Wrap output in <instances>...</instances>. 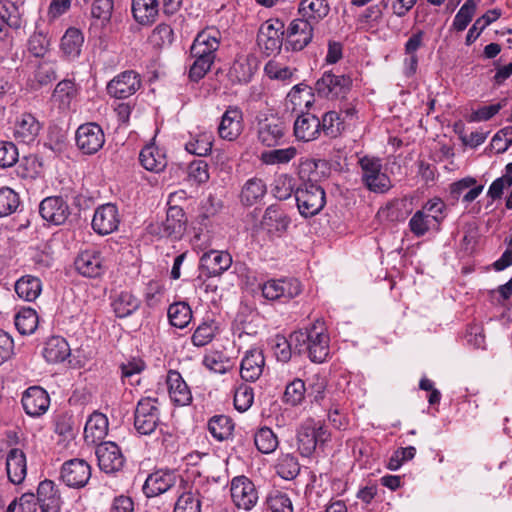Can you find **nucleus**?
<instances>
[{
	"mask_svg": "<svg viewBox=\"0 0 512 512\" xmlns=\"http://www.w3.org/2000/svg\"><path fill=\"white\" fill-rule=\"evenodd\" d=\"M294 350L307 354L314 363H323L329 355V336L322 325L312 324L309 328L291 334Z\"/></svg>",
	"mask_w": 512,
	"mask_h": 512,
	"instance_id": "f257e3e1",
	"label": "nucleus"
},
{
	"mask_svg": "<svg viewBox=\"0 0 512 512\" xmlns=\"http://www.w3.org/2000/svg\"><path fill=\"white\" fill-rule=\"evenodd\" d=\"M331 440V433L325 425L312 418L305 420L297 430V445L300 454L310 457L318 449L323 450Z\"/></svg>",
	"mask_w": 512,
	"mask_h": 512,
	"instance_id": "f03ea898",
	"label": "nucleus"
},
{
	"mask_svg": "<svg viewBox=\"0 0 512 512\" xmlns=\"http://www.w3.org/2000/svg\"><path fill=\"white\" fill-rule=\"evenodd\" d=\"M295 199L300 215L305 218L319 214L326 204L325 190L311 181L295 189Z\"/></svg>",
	"mask_w": 512,
	"mask_h": 512,
	"instance_id": "7ed1b4c3",
	"label": "nucleus"
},
{
	"mask_svg": "<svg viewBox=\"0 0 512 512\" xmlns=\"http://www.w3.org/2000/svg\"><path fill=\"white\" fill-rule=\"evenodd\" d=\"M352 88V78L346 74L325 71L315 82L314 92L320 98L329 100L344 99Z\"/></svg>",
	"mask_w": 512,
	"mask_h": 512,
	"instance_id": "20e7f679",
	"label": "nucleus"
},
{
	"mask_svg": "<svg viewBox=\"0 0 512 512\" xmlns=\"http://www.w3.org/2000/svg\"><path fill=\"white\" fill-rule=\"evenodd\" d=\"M158 399L141 398L134 411V428L141 435H151L160 424Z\"/></svg>",
	"mask_w": 512,
	"mask_h": 512,
	"instance_id": "39448f33",
	"label": "nucleus"
},
{
	"mask_svg": "<svg viewBox=\"0 0 512 512\" xmlns=\"http://www.w3.org/2000/svg\"><path fill=\"white\" fill-rule=\"evenodd\" d=\"M230 492L232 501L238 509L250 511L258 503V490L252 480L244 475L231 480Z\"/></svg>",
	"mask_w": 512,
	"mask_h": 512,
	"instance_id": "423d86ee",
	"label": "nucleus"
},
{
	"mask_svg": "<svg viewBox=\"0 0 512 512\" xmlns=\"http://www.w3.org/2000/svg\"><path fill=\"white\" fill-rule=\"evenodd\" d=\"M76 145L85 155L96 154L105 143V134L100 125L94 122L78 127L75 134Z\"/></svg>",
	"mask_w": 512,
	"mask_h": 512,
	"instance_id": "0eeeda50",
	"label": "nucleus"
},
{
	"mask_svg": "<svg viewBox=\"0 0 512 512\" xmlns=\"http://www.w3.org/2000/svg\"><path fill=\"white\" fill-rule=\"evenodd\" d=\"M284 23L278 19L264 22L258 31L257 43L269 56L280 51L283 44Z\"/></svg>",
	"mask_w": 512,
	"mask_h": 512,
	"instance_id": "6e6552de",
	"label": "nucleus"
},
{
	"mask_svg": "<svg viewBox=\"0 0 512 512\" xmlns=\"http://www.w3.org/2000/svg\"><path fill=\"white\" fill-rule=\"evenodd\" d=\"M60 478L68 487L83 488L91 478V466L83 459L67 460L62 464Z\"/></svg>",
	"mask_w": 512,
	"mask_h": 512,
	"instance_id": "1a4fd4ad",
	"label": "nucleus"
},
{
	"mask_svg": "<svg viewBox=\"0 0 512 512\" xmlns=\"http://www.w3.org/2000/svg\"><path fill=\"white\" fill-rule=\"evenodd\" d=\"M291 224V218L278 204L269 205L262 216L261 228L271 237H282Z\"/></svg>",
	"mask_w": 512,
	"mask_h": 512,
	"instance_id": "9d476101",
	"label": "nucleus"
},
{
	"mask_svg": "<svg viewBox=\"0 0 512 512\" xmlns=\"http://www.w3.org/2000/svg\"><path fill=\"white\" fill-rule=\"evenodd\" d=\"M95 454L100 470L106 474L116 473L124 467L125 457L115 442L105 441L99 443L96 446Z\"/></svg>",
	"mask_w": 512,
	"mask_h": 512,
	"instance_id": "9b49d317",
	"label": "nucleus"
},
{
	"mask_svg": "<svg viewBox=\"0 0 512 512\" xmlns=\"http://www.w3.org/2000/svg\"><path fill=\"white\" fill-rule=\"evenodd\" d=\"M262 295L268 300H290L298 296L301 291V283L295 278L269 280L261 287Z\"/></svg>",
	"mask_w": 512,
	"mask_h": 512,
	"instance_id": "f8f14e48",
	"label": "nucleus"
},
{
	"mask_svg": "<svg viewBox=\"0 0 512 512\" xmlns=\"http://www.w3.org/2000/svg\"><path fill=\"white\" fill-rule=\"evenodd\" d=\"M286 126L279 117H265L257 121V137L260 143L274 147L281 143L285 136Z\"/></svg>",
	"mask_w": 512,
	"mask_h": 512,
	"instance_id": "ddd939ff",
	"label": "nucleus"
},
{
	"mask_svg": "<svg viewBox=\"0 0 512 512\" xmlns=\"http://www.w3.org/2000/svg\"><path fill=\"white\" fill-rule=\"evenodd\" d=\"M140 87L139 74L133 70H127L115 76L107 84V92L111 97L125 99L135 94Z\"/></svg>",
	"mask_w": 512,
	"mask_h": 512,
	"instance_id": "4468645a",
	"label": "nucleus"
},
{
	"mask_svg": "<svg viewBox=\"0 0 512 512\" xmlns=\"http://www.w3.org/2000/svg\"><path fill=\"white\" fill-rule=\"evenodd\" d=\"M120 215L115 204L107 203L99 206L92 219V228L99 235H108L118 229Z\"/></svg>",
	"mask_w": 512,
	"mask_h": 512,
	"instance_id": "2eb2a0df",
	"label": "nucleus"
},
{
	"mask_svg": "<svg viewBox=\"0 0 512 512\" xmlns=\"http://www.w3.org/2000/svg\"><path fill=\"white\" fill-rule=\"evenodd\" d=\"M187 217L184 210L177 206H169L166 219L159 226L158 234L162 237L181 239L187 227Z\"/></svg>",
	"mask_w": 512,
	"mask_h": 512,
	"instance_id": "dca6fc26",
	"label": "nucleus"
},
{
	"mask_svg": "<svg viewBox=\"0 0 512 512\" xmlns=\"http://www.w3.org/2000/svg\"><path fill=\"white\" fill-rule=\"evenodd\" d=\"M313 29L314 25L310 24V20L294 19L287 29V49L303 50L313 38Z\"/></svg>",
	"mask_w": 512,
	"mask_h": 512,
	"instance_id": "f3484780",
	"label": "nucleus"
},
{
	"mask_svg": "<svg viewBox=\"0 0 512 512\" xmlns=\"http://www.w3.org/2000/svg\"><path fill=\"white\" fill-rule=\"evenodd\" d=\"M21 402L27 415L40 417L48 410L50 397L42 387L32 386L25 390Z\"/></svg>",
	"mask_w": 512,
	"mask_h": 512,
	"instance_id": "a211bd4d",
	"label": "nucleus"
},
{
	"mask_svg": "<svg viewBox=\"0 0 512 512\" xmlns=\"http://www.w3.org/2000/svg\"><path fill=\"white\" fill-rule=\"evenodd\" d=\"M232 265V256L226 251L210 250L200 258V270L207 277L221 276Z\"/></svg>",
	"mask_w": 512,
	"mask_h": 512,
	"instance_id": "6ab92c4d",
	"label": "nucleus"
},
{
	"mask_svg": "<svg viewBox=\"0 0 512 512\" xmlns=\"http://www.w3.org/2000/svg\"><path fill=\"white\" fill-rule=\"evenodd\" d=\"M42 218L55 225L66 222L70 215L67 202L60 196H51L43 199L39 205Z\"/></svg>",
	"mask_w": 512,
	"mask_h": 512,
	"instance_id": "aec40b11",
	"label": "nucleus"
},
{
	"mask_svg": "<svg viewBox=\"0 0 512 512\" xmlns=\"http://www.w3.org/2000/svg\"><path fill=\"white\" fill-rule=\"evenodd\" d=\"M41 130V124L31 113H22L16 117L13 126V138L24 144L36 140Z\"/></svg>",
	"mask_w": 512,
	"mask_h": 512,
	"instance_id": "412c9836",
	"label": "nucleus"
},
{
	"mask_svg": "<svg viewBox=\"0 0 512 512\" xmlns=\"http://www.w3.org/2000/svg\"><path fill=\"white\" fill-rule=\"evenodd\" d=\"M243 113L237 106H229L222 115L218 127L219 136L228 141L236 140L243 130Z\"/></svg>",
	"mask_w": 512,
	"mask_h": 512,
	"instance_id": "4be33fe9",
	"label": "nucleus"
},
{
	"mask_svg": "<svg viewBox=\"0 0 512 512\" xmlns=\"http://www.w3.org/2000/svg\"><path fill=\"white\" fill-rule=\"evenodd\" d=\"M178 479L179 477L174 471H155L147 477L143 485V492L147 497L158 496L172 488Z\"/></svg>",
	"mask_w": 512,
	"mask_h": 512,
	"instance_id": "5701e85b",
	"label": "nucleus"
},
{
	"mask_svg": "<svg viewBox=\"0 0 512 512\" xmlns=\"http://www.w3.org/2000/svg\"><path fill=\"white\" fill-rule=\"evenodd\" d=\"M74 265L81 275L89 278H97L105 271L101 253L96 250L81 252L75 259Z\"/></svg>",
	"mask_w": 512,
	"mask_h": 512,
	"instance_id": "b1692460",
	"label": "nucleus"
},
{
	"mask_svg": "<svg viewBox=\"0 0 512 512\" xmlns=\"http://www.w3.org/2000/svg\"><path fill=\"white\" fill-rule=\"evenodd\" d=\"M166 382L168 386L169 397L175 405L186 406L191 403V391L178 371L169 370Z\"/></svg>",
	"mask_w": 512,
	"mask_h": 512,
	"instance_id": "393cba45",
	"label": "nucleus"
},
{
	"mask_svg": "<svg viewBox=\"0 0 512 512\" xmlns=\"http://www.w3.org/2000/svg\"><path fill=\"white\" fill-rule=\"evenodd\" d=\"M265 358L260 349L254 348L246 352L241 361L240 375L247 382H254L261 376Z\"/></svg>",
	"mask_w": 512,
	"mask_h": 512,
	"instance_id": "a878e982",
	"label": "nucleus"
},
{
	"mask_svg": "<svg viewBox=\"0 0 512 512\" xmlns=\"http://www.w3.org/2000/svg\"><path fill=\"white\" fill-rule=\"evenodd\" d=\"M320 119L310 113H301L294 122V135L298 140L308 142L320 136Z\"/></svg>",
	"mask_w": 512,
	"mask_h": 512,
	"instance_id": "bb28decb",
	"label": "nucleus"
},
{
	"mask_svg": "<svg viewBox=\"0 0 512 512\" xmlns=\"http://www.w3.org/2000/svg\"><path fill=\"white\" fill-rule=\"evenodd\" d=\"M6 471L11 483H23L27 475V461L25 453L18 448L9 450L6 456Z\"/></svg>",
	"mask_w": 512,
	"mask_h": 512,
	"instance_id": "cd10ccee",
	"label": "nucleus"
},
{
	"mask_svg": "<svg viewBox=\"0 0 512 512\" xmlns=\"http://www.w3.org/2000/svg\"><path fill=\"white\" fill-rule=\"evenodd\" d=\"M131 12L138 24L151 26L159 15V0H132Z\"/></svg>",
	"mask_w": 512,
	"mask_h": 512,
	"instance_id": "c85d7f7f",
	"label": "nucleus"
},
{
	"mask_svg": "<svg viewBox=\"0 0 512 512\" xmlns=\"http://www.w3.org/2000/svg\"><path fill=\"white\" fill-rule=\"evenodd\" d=\"M253 57L238 56L229 69L228 77L233 84H247L252 79L256 66Z\"/></svg>",
	"mask_w": 512,
	"mask_h": 512,
	"instance_id": "c756f323",
	"label": "nucleus"
},
{
	"mask_svg": "<svg viewBox=\"0 0 512 512\" xmlns=\"http://www.w3.org/2000/svg\"><path fill=\"white\" fill-rule=\"evenodd\" d=\"M70 352V346L63 337L52 336L45 342L42 354L48 363L56 364L66 360Z\"/></svg>",
	"mask_w": 512,
	"mask_h": 512,
	"instance_id": "7c9ffc66",
	"label": "nucleus"
},
{
	"mask_svg": "<svg viewBox=\"0 0 512 512\" xmlns=\"http://www.w3.org/2000/svg\"><path fill=\"white\" fill-rule=\"evenodd\" d=\"M190 54L195 60L190 67L189 78L192 81L197 82L204 78V76L210 70L216 55H208L207 53H204V51L200 52L198 44L191 46Z\"/></svg>",
	"mask_w": 512,
	"mask_h": 512,
	"instance_id": "2f4dec72",
	"label": "nucleus"
},
{
	"mask_svg": "<svg viewBox=\"0 0 512 512\" xmlns=\"http://www.w3.org/2000/svg\"><path fill=\"white\" fill-rule=\"evenodd\" d=\"M329 10L326 0H302L298 12L301 20H310V24L315 25L328 15Z\"/></svg>",
	"mask_w": 512,
	"mask_h": 512,
	"instance_id": "473e14b6",
	"label": "nucleus"
},
{
	"mask_svg": "<svg viewBox=\"0 0 512 512\" xmlns=\"http://www.w3.org/2000/svg\"><path fill=\"white\" fill-rule=\"evenodd\" d=\"M141 165L148 171L159 173L167 165L165 154L154 144L146 145L139 154Z\"/></svg>",
	"mask_w": 512,
	"mask_h": 512,
	"instance_id": "72a5a7b5",
	"label": "nucleus"
},
{
	"mask_svg": "<svg viewBox=\"0 0 512 512\" xmlns=\"http://www.w3.org/2000/svg\"><path fill=\"white\" fill-rule=\"evenodd\" d=\"M267 193L265 182L260 178L248 179L240 193L241 203L245 206H252L261 201Z\"/></svg>",
	"mask_w": 512,
	"mask_h": 512,
	"instance_id": "f704fd0d",
	"label": "nucleus"
},
{
	"mask_svg": "<svg viewBox=\"0 0 512 512\" xmlns=\"http://www.w3.org/2000/svg\"><path fill=\"white\" fill-rule=\"evenodd\" d=\"M107 431V417L102 413L94 412L86 422L84 428V437L86 441L96 443L107 435Z\"/></svg>",
	"mask_w": 512,
	"mask_h": 512,
	"instance_id": "c9c22d12",
	"label": "nucleus"
},
{
	"mask_svg": "<svg viewBox=\"0 0 512 512\" xmlns=\"http://www.w3.org/2000/svg\"><path fill=\"white\" fill-rule=\"evenodd\" d=\"M15 292L25 300L32 302L36 300L42 291V283L38 277L32 275H24L15 283Z\"/></svg>",
	"mask_w": 512,
	"mask_h": 512,
	"instance_id": "e433bc0d",
	"label": "nucleus"
},
{
	"mask_svg": "<svg viewBox=\"0 0 512 512\" xmlns=\"http://www.w3.org/2000/svg\"><path fill=\"white\" fill-rule=\"evenodd\" d=\"M234 426L232 418L223 414L214 415L207 424L210 434L220 442L228 440L232 436Z\"/></svg>",
	"mask_w": 512,
	"mask_h": 512,
	"instance_id": "4c0bfd02",
	"label": "nucleus"
},
{
	"mask_svg": "<svg viewBox=\"0 0 512 512\" xmlns=\"http://www.w3.org/2000/svg\"><path fill=\"white\" fill-rule=\"evenodd\" d=\"M140 301L130 292L122 291L112 301L113 310L118 318H125L134 313Z\"/></svg>",
	"mask_w": 512,
	"mask_h": 512,
	"instance_id": "58836bf2",
	"label": "nucleus"
},
{
	"mask_svg": "<svg viewBox=\"0 0 512 512\" xmlns=\"http://www.w3.org/2000/svg\"><path fill=\"white\" fill-rule=\"evenodd\" d=\"M84 42L82 32L74 27L68 28L61 39V50L70 58H76L81 53Z\"/></svg>",
	"mask_w": 512,
	"mask_h": 512,
	"instance_id": "ea45409f",
	"label": "nucleus"
},
{
	"mask_svg": "<svg viewBox=\"0 0 512 512\" xmlns=\"http://www.w3.org/2000/svg\"><path fill=\"white\" fill-rule=\"evenodd\" d=\"M21 18L14 3L3 4L0 9V40H3L10 28L18 29Z\"/></svg>",
	"mask_w": 512,
	"mask_h": 512,
	"instance_id": "a19ab883",
	"label": "nucleus"
},
{
	"mask_svg": "<svg viewBox=\"0 0 512 512\" xmlns=\"http://www.w3.org/2000/svg\"><path fill=\"white\" fill-rule=\"evenodd\" d=\"M254 444L257 450L263 454L274 452L278 445V437L273 430L267 426L260 427L253 436Z\"/></svg>",
	"mask_w": 512,
	"mask_h": 512,
	"instance_id": "79ce46f5",
	"label": "nucleus"
},
{
	"mask_svg": "<svg viewBox=\"0 0 512 512\" xmlns=\"http://www.w3.org/2000/svg\"><path fill=\"white\" fill-rule=\"evenodd\" d=\"M168 318L172 326L183 329L192 319V310L186 302H175L168 308Z\"/></svg>",
	"mask_w": 512,
	"mask_h": 512,
	"instance_id": "37998d69",
	"label": "nucleus"
},
{
	"mask_svg": "<svg viewBox=\"0 0 512 512\" xmlns=\"http://www.w3.org/2000/svg\"><path fill=\"white\" fill-rule=\"evenodd\" d=\"M15 327L22 335L32 334L38 326V315L32 308H22L14 318Z\"/></svg>",
	"mask_w": 512,
	"mask_h": 512,
	"instance_id": "c03bdc74",
	"label": "nucleus"
},
{
	"mask_svg": "<svg viewBox=\"0 0 512 512\" xmlns=\"http://www.w3.org/2000/svg\"><path fill=\"white\" fill-rule=\"evenodd\" d=\"M213 145V135L210 132H200L191 137L185 144V149L197 156H207Z\"/></svg>",
	"mask_w": 512,
	"mask_h": 512,
	"instance_id": "a18cd8bd",
	"label": "nucleus"
},
{
	"mask_svg": "<svg viewBox=\"0 0 512 512\" xmlns=\"http://www.w3.org/2000/svg\"><path fill=\"white\" fill-rule=\"evenodd\" d=\"M320 134L328 138L338 137L345 129L344 122L336 111H328L320 119Z\"/></svg>",
	"mask_w": 512,
	"mask_h": 512,
	"instance_id": "49530a36",
	"label": "nucleus"
},
{
	"mask_svg": "<svg viewBox=\"0 0 512 512\" xmlns=\"http://www.w3.org/2000/svg\"><path fill=\"white\" fill-rule=\"evenodd\" d=\"M219 34L218 30L205 29L197 34L192 45L198 44L200 52L204 51L208 55H216L220 45Z\"/></svg>",
	"mask_w": 512,
	"mask_h": 512,
	"instance_id": "de8ad7c7",
	"label": "nucleus"
},
{
	"mask_svg": "<svg viewBox=\"0 0 512 512\" xmlns=\"http://www.w3.org/2000/svg\"><path fill=\"white\" fill-rule=\"evenodd\" d=\"M267 508L271 512H293V504L287 493L273 489L266 497Z\"/></svg>",
	"mask_w": 512,
	"mask_h": 512,
	"instance_id": "09e8293b",
	"label": "nucleus"
},
{
	"mask_svg": "<svg viewBox=\"0 0 512 512\" xmlns=\"http://www.w3.org/2000/svg\"><path fill=\"white\" fill-rule=\"evenodd\" d=\"M173 512H201V499L198 491L182 492L174 505Z\"/></svg>",
	"mask_w": 512,
	"mask_h": 512,
	"instance_id": "8fccbe9b",
	"label": "nucleus"
},
{
	"mask_svg": "<svg viewBox=\"0 0 512 512\" xmlns=\"http://www.w3.org/2000/svg\"><path fill=\"white\" fill-rule=\"evenodd\" d=\"M216 331L217 326L214 320L203 321L192 334L191 342L196 347L206 346L214 339Z\"/></svg>",
	"mask_w": 512,
	"mask_h": 512,
	"instance_id": "3c124183",
	"label": "nucleus"
},
{
	"mask_svg": "<svg viewBox=\"0 0 512 512\" xmlns=\"http://www.w3.org/2000/svg\"><path fill=\"white\" fill-rule=\"evenodd\" d=\"M314 89L304 83L295 85L287 97L294 106L304 105L309 109L314 103Z\"/></svg>",
	"mask_w": 512,
	"mask_h": 512,
	"instance_id": "603ef678",
	"label": "nucleus"
},
{
	"mask_svg": "<svg viewBox=\"0 0 512 512\" xmlns=\"http://www.w3.org/2000/svg\"><path fill=\"white\" fill-rule=\"evenodd\" d=\"M306 387L303 380L296 378L286 385L283 401L290 406H298L305 399Z\"/></svg>",
	"mask_w": 512,
	"mask_h": 512,
	"instance_id": "864d4df0",
	"label": "nucleus"
},
{
	"mask_svg": "<svg viewBox=\"0 0 512 512\" xmlns=\"http://www.w3.org/2000/svg\"><path fill=\"white\" fill-rule=\"evenodd\" d=\"M406 204L404 201L395 199L388 202L384 207L378 211V216L389 222H400L405 220L407 212L404 210Z\"/></svg>",
	"mask_w": 512,
	"mask_h": 512,
	"instance_id": "5fc2aeb1",
	"label": "nucleus"
},
{
	"mask_svg": "<svg viewBox=\"0 0 512 512\" xmlns=\"http://www.w3.org/2000/svg\"><path fill=\"white\" fill-rule=\"evenodd\" d=\"M20 206L19 195L9 187L0 188V218L17 211Z\"/></svg>",
	"mask_w": 512,
	"mask_h": 512,
	"instance_id": "6e6d98bb",
	"label": "nucleus"
},
{
	"mask_svg": "<svg viewBox=\"0 0 512 512\" xmlns=\"http://www.w3.org/2000/svg\"><path fill=\"white\" fill-rule=\"evenodd\" d=\"M409 229L416 237L424 236L431 227L436 224L430 218V215L425 213V210L416 211L409 220Z\"/></svg>",
	"mask_w": 512,
	"mask_h": 512,
	"instance_id": "4d7b16f0",
	"label": "nucleus"
},
{
	"mask_svg": "<svg viewBox=\"0 0 512 512\" xmlns=\"http://www.w3.org/2000/svg\"><path fill=\"white\" fill-rule=\"evenodd\" d=\"M276 472L285 480H292L296 478L300 472L298 459L291 454L282 456L276 465Z\"/></svg>",
	"mask_w": 512,
	"mask_h": 512,
	"instance_id": "13d9d810",
	"label": "nucleus"
},
{
	"mask_svg": "<svg viewBox=\"0 0 512 512\" xmlns=\"http://www.w3.org/2000/svg\"><path fill=\"white\" fill-rule=\"evenodd\" d=\"M297 154L295 147L284 149H274L265 151L261 154V161L267 165L285 164L290 162Z\"/></svg>",
	"mask_w": 512,
	"mask_h": 512,
	"instance_id": "bf43d9fd",
	"label": "nucleus"
},
{
	"mask_svg": "<svg viewBox=\"0 0 512 512\" xmlns=\"http://www.w3.org/2000/svg\"><path fill=\"white\" fill-rule=\"evenodd\" d=\"M476 2L474 0H466L459 9L453 20L452 27L460 32L467 28L476 12Z\"/></svg>",
	"mask_w": 512,
	"mask_h": 512,
	"instance_id": "052dcab7",
	"label": "nucleus"
},
{
	"mask_svg": "<svg viewBox=\"0 0 512 512\" xmlns=\"http://www.w3.org/2000/svg\"><path fill=\"white\" fill-rule=\"evenodd\" d=\"M203 364L209 370L219 374H224L232 369V363L229 358H226L217 351L206 355L203 359Z\"/></svg>",
	"mask_w": 512,
	"mask_h": 512,
	"instance_id": "680f3d73",
	"label": "nucleus"
},
{
	"mask_svg": "<svg viewBox=\"0 0 512 512\" xmlns=\"http://www.w3.org/2000/svg\"><path fill=\"white\" fill-rule=\"evenodd\" d=\"M272 193L278 200L288 199L292 193L295 194L293 178L288 174L279 175L274 181Z\"/></svg>",
	"mask_w": 512,
	"mask_h": 512,
	"instance_id": "e2e57ef3",
	"label": "nucleus"
},
{
	"mask_svg": "<svg viewBox=\"0 0 512 512\" xmlns=\"http://www.w3.org/2000/svg\"><path fill=\"white\" fill-rule=\"evenodd\" d=\"M292 347H294V344L291 337L288 340L282 335H276L272 340L274 355L278 361L283 363H286L290 360L292 355Z\"/></svg>",
	"mask_w": 512,
	"mask_h": 512,
	"instance_id": "0e129e2a",
	"label": "nucleus"
},
{
	"mask_svg": "<svg viewBox=\"0 0 512 512\" xmlns=\"http://www.w3.org/2000/svg\"><path fill=\"white\" fill-rule=\"evenodd\" d=\"M50 39L43 32H34L28 40V50L35 57H44L48 52Z\"/></svg>",
	"mask_w": 512,
	"mask_h": 512,
	"instance_id": "69168bd1",
	"label": "nucleus"
},
{
	"mask_svg": "<svg viewBox=\"0 0 512 512\" xmlns=\"http://www.w3.org/2000/svg\"><path fill=\"white\" fill-rule=\"evenodd\" d=\"M76 94L77 89L75 83L72 80L64 79L56 85L53 97L63 105H68Z\"/></svg>",
	"mask_w": 512,
	"mask_h": 512,
	"instance_id": "338daca9",
	"label": "nucleus"
},
{
	"mask_svg": "<svg viewBox=\"0 0 512 512\" xmlns=\"http://www.w3.org/2000/svg\"><path fill=\"white\" fill-rule=\"evenodd\" d=\"M254 393L253 389L246 385L241 384L234 393V406L239 412L247 411L253 404Z\"/></svg>",
	"mask_w": 512,
	"mask_h": 512,
	"instance_id": "774afa93",
	"label": "nucleus"
}]
</instances>
